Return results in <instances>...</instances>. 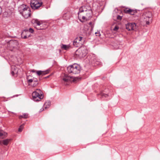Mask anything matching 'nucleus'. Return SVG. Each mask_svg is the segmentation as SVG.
Returning <instances> with one entry per match:
<instances>
[{"label": "nucleus", "mask_w": 160, "mask_h": 160, "mask_svg": "<svg viewBox=\"0 0 160 160\" xmlns=\"http://www.w3.org/2000/svg\"><path fill=\"white\" fill-rule=\"evenodd\" d=\"M88 53V50L86 46L81 47L75 52L74 57L77 59L85 57Z\"/></svg>", "instance_id": "nucleus-1"}, {"label": "nucleus", "mask_w": 160, "mask_h": 160, "mask_svg": "<svg viewBox=\"0 0 160 160\" xmlns=\"http://www.w3.org/2000/svg\"><path fill=\"white\" fill-rule=\"evenodd\" d=\"M68 72V73L77 74L80 72L81 67L80 65L76 63L69 66L67 67Z\"/></svg>", "instance_id": "nucleus-2"}, {"label": "nucleus", "mask_w": 160, "mask_h": 160, "mask_svg": "<svg viewBox=\"0 0 160 160\" xmlns=\"http://www.w3.org/2000/svg\"><path fill=\"white\" fill-rule=\"evenodd\" d=\"M41 91L39 89H37V91L33 92L32 94L33 99L35 101H38L43 99L44 96L41 93Z\"/></svg>", "instance_id": "nucleus-3"}, {"label": "nucleus", "mask_w": 160, "mask_h": 160, "mask_svg": "<svg viewBox=\"0 0 160 160\" xmlns=\"http://www.w3.org/2000/svg\"><path fill=\"white\" fill-rule=\"evenodd\" d=\"M42 0H31L30 5L31 8L34 10L38 9L42 5Z\"/></svg>", "instance_id": "nucleus-4"}, {"label": "nucleus", "mask_w": 160, "mask_h": 160, "mask_svg": "<svg viewBox=\"0 0 160 160\" xmlns=\"http://www.w3.org/2000/svg\"><path fill=\"white\" fill-rule=\"evenodd\" d=\"M152 14L151 12L148 11L144 13L143 17L146 22V24H149L150 21L152 20Z\"/></svg>", "instance_id": "nucleus-5"}, {"label": "nucleus", "mask_w": 160, "mask_h": 160, "mask_svg": "<svg viewBox=\"0 0 160 160\" xmlns=\"http://www.w3.org/2000/svg\"><path fill=\"white\" fill-rule=\"evenodd\" d=\"M87 7L86 6H82L79 9V12H78V18L79 21L82 22H83V21L82 20L81 15H79V13L83 12H85L86 11H87Z\"/></svg>", "instance_id": "nucleus-6"}, {"label": "nucleus", "mask_w": 160, "mask_h": 160, "mask_svg": "<svg viewBox=\"0 0 160 160\" xmlns=\"http://www.w3.org/2000/svg\"><path fill=\"white\" fill-rule=\"evenodd\" d=\"M31 10L30 7H28L27 9L24 12H20V13L25 18H28L30 16Z\"/></svg>", "instance_id": "nucleus-7"}, {"label": "nucleus", "mask_w": 160, "mask_h": 160, "mask_svg": "<svg viewBox=\"0 0 160 160\" xmlns=\"http://www.w3.org/2000/svg\"><path fill=\"white\" fill-rule=\"evenodd\" d=\"M62 79L65 82L72 81L74 82L76 81L75 79L73 78V77L68 76L67 74H65Z\"/></svg>", "instance_id": "nucleus-8"}, {"label": "nucleus", "mask_w": 160, "mask_h": 160, "mask_svg": "<svg viewBox=\"0 0 160 160\" xmlns=\"http://www.w3.org/2000/svg\"><path fill=\"white\" fill-rule=\"evenodd\" d=\"M89 9H87V11H86L85 13L86 15V20L89 19L92 17V12L90 7H88Z\"/></svg>", "instance_id": "nucleus-9"}, {"label": "nucleus", "mask_w": 160, "mask_h": 160, "mask_svg": "<svg viewBox=\"0 0 160 160\" xmlns=\"http://www.w3.org/2000/svg\"><path fill=\"white\" fill-rule=\"evenodd\" d=\"M49 71L50 70L49 69H48L46 71L39 70L37 71L36 73L39 76L41 75L43 76L48 73Z\"/></svg>", "instance_id": "nucleus-10"}, {"label": "nucleus", "mask_w": 160, "mask_h": 160, "mask_svg": "<svg viewBox=\"0 0 160 160\" xmlns=\"http://www.w3.org/2000/svg\"><path fill=\"white\" fill-rule=\"evenodd\" d=\"M19 69L14 66H11V73L12 76H14L15 74H17Z\"/></svg>", "instance_id": "nucleus-11"}, {"label": "nucleus", "mask_w": 160, "mask_h": 160, "mask_svg": "<svg viewBox=\"0 0 160 160\" xmlns=\"http://www.w3.org/2000/svg\"><path fill=\"white\" fill-rule=\"evenodd\" d=\"M90 62H91L92 65L94 66H96L100 64V62L99 61H97L96 59L91 58L90 60Z\"/></svg>", "instance_id": "nucleus-12"}, {"label": "nucleus", "mask_w": 160, "mask_h": 160, "mask_svg": "<svg viewBox=\"0 0 160 160\" xmlns=\"http://www.w3.org/2000/svg\"><path fill=\"white\" fill-rule=\"evenodd\" d=\"M75 39L81 45L83 44L84 41V39L81 36L76 38Z\"/></svg>", "instance_id": "nucleus-13"}, {"label": "nucleus", "mask_w": 160, "mask_h": 160, "mask_svg": "<svg viewBox=\"0 0 160 160\" xmlns=\"http://www.w3.org/2000/svg\"><path fill=\"white\" fill-rule=\"evenodd\" d=\"M28 7H29V6H27L26 4H23L20 7V12H24L27 9Z\"/></svg>", "instance_id": "nucleus-14"}, {"label": "nucleus", "mask_w": 160, "mask_h": 160, "mask_svg": "<svg viewBox=\"0 0 160 160\" xmlns=\"http://www.w3.org/2000/svg\"><path fill=\"white\" fill-rule=\"evenodd\" d=\"M70 48V44L66 45V44H62L61 48L64 50H68Z\"/></svg>", "instance_id": "nucleus-15"}, {"label": "nucleus", "mask_w": 160, "mask_h": 160, "mask_svg": "<svg viewBox=\"0 0 160 160\" xmlns=\"http://www.w3.org/2000/svg\"><path fill=\"white\" fill-rule=\"evenodd\" d=\"M132 23H128L126 24V29L129 31H130L132 29Z\"/></svg>", "instance_id": "nucleus-16"}, {"label": "nucleus", "mask_w": 160, "mask_h": 160, "mask_svg": "<svg viewBox=\"0 0 160 160\" xmlns=\"http://www.w3.org/2000/svg\"><path fill=\"white\" fill-rule=\"evenodd\" d=\"M73 44L74 47H81L82 46L81 45L79 44V43L76 41L75 39H74L73 41Z\"/></svg>", "instance_id": "nucleus-17"}, {"label": "nucleus", "mask_w": 160, "mask_h": 160, "mask_svg": "<svg viewBox=\"0 0 160 160\" xmlns=\"http://www.w3.org/2000/svg\"><path fill=\"white\" fill-rule=\"evenodd\" d=\"M28 114L27 113H23L22 115H20L19 118V119H21L22 118H24L25 119L28 118Z\"/></svg>", "instance_id": "nucleus-18"}, {"label": "nucleus", "mask_w": 160, "mask_h": 160, "mask_svg": "<svg viewBox=\"0 0 160 160\" xmlns=\"http://www.w3.org/2000/svg\"><path fill=\"white\" fill-rule=\"evenodd\" d=\"M32 22L33 23H36L37 25L38 26L40 25L41 24L40 22L38 19H35L32 21Z\"/></svg>", "instance_id": "nucleus-19"}, {"label": "nucleus", "mask_w": 160, "mask_h": 160, "mask_svg": "<svg viewBox=\"0 0 160 160\" xmlns=\"http://www.w3.org/2000/svg\"><path fill=\"white\" fill-rule=\"evenodd\" d=\"M11 141L10 139H7L3 140L2 142L3 144L5 145H7L9 142Z\"/></svg>", "instance_id": "nucleus-20"}, {"label": "nucleus", "mask_w": 160, "mask_h": 160, "mask_svg": "<svg viewBox=\"0 0 160 160\" xmlns=\"http://www.w3.org/2000/svg\"><path fill=\"white\" fill-rule=\"evenodd\" d=\"M131 9L127 8L123 10L124 12L126 13L130 14V12L131 11Z\"/></svg>", "instance_id": "nucleus-21"}, {"label": "nucleus", "mask_w": 160, "mask_h": 160, "mask_svg": "<svg viewBox=\"0 0 160 160\" xmlns=\"http://www.w3.org/2000/svg\"><path fill=\"white\" fill-rule=\"evenodd\" d=\"M44 105L46 106L45 108H48L51 105V102L49 101L45 103Z\"/></svg>", "instance_id": "nucleus-22"}, {"label": "nucleus", "mask_w": 160, "mask_h": 160, "mask_svg": "<svg viewBox=\"0 0 160 160\" xmlns=\"http://www.w3.org/2000/svg\"><path fill=\"white\" fill-rule=\"evenodd\" d=\"M24 125V124H22L20 126L18 129V131L19 132H21L22 131V129H23Z\"/></svg>", "instance_id": "nucleus-23"}, {"label": "nucleus", "mask_w": 160, "mask_h": 160, "mask_svg": "<svg viewBox=\"0 0 160 160\" xmlns=\"http://www.w3.org/2000/svg\"><path fill=\"white\" fill-rule=\"evenodd\" d=\"M131 11H132L130 12L129 14L131 15H134V13L137 12V10L136 9L134 10L131 9Z\"/></svg>", "instance_id": "nucleus-24"}, {"label": "nucleus", "mask_w": 160, "mask_h": 160, "mask_svg": "<svg viewBox=\"0 0 160 160\" xmlns=\"http://www.w3.org/2000/svg\"><path fill=\"white\" fill-rule=\"evenodd\" d=\"M100 95L102 98H107L108 96V94L101 93Z\"/></svg>", "instance_id": "nucleus-25"}, {"label": "nucleus", "mask_w": 160, "mask_h": 160, "mask_svg": "<svg viewBox=\"0 0 160 160\" xmlns=\"http://www.w3.org/2000/svg\"><path fill=\"white\" fill-rule=\"evenodd\" d=\"M116 17H117V18H116L117 20H122V16H120L119 15H117V16Z\"/></svg>", "instance_id": "nucleus-26"}, {"label": "nucleus", "mask_w": 160, "mask_h": 160, "mask_svg": "<svg viewBox=\"0 0 160 160\" xmlns=\"http://www.w3.org/2000/svg\"><path fill=\"white\" fill-rule=\"evenodd\" d=\"M21 37L22 38H24V39H26V38H27V35H24L23 32H22L21 33Z\"/></svg>", "instance_id": "nucleus-27"}, {"label": "nucleus", "mask_w": 160, "mask_h": 160, "mask_svg": "<svg viewBox=\"0 0 160 160\" xmlns=\"http://www.w3.org/2000/svg\"><path fill=\"white\" fill-rule=\"evenodd\" d=\"M89 24L91 27V30L92 31L93 30V26L92 25V22H89Z\"/></svg>", "instance_id": "nucleus-28"}, {"label": "nucleus", "mask_w": 160, "mask_h": 160, "mask_svg": "<svg viewBox=\"0 0 160 160\" xmlns=\"http://www.w3.org/2000/svg\"><path fill=\"white\" fill-rule=\"evenodd\" d=\"M33 81L34 82H38V81L37 78H33Z\"/></svg>", "instance_id": "nucleus-29"}, {"label": "nucleus", "mask_w": 160, "mask_h": 160, "mask_svg": "<svg viewBox=\"0 0 160 160\" xmlns=\"http://www.w3.org/2000/svg\"><path fill=\"white\" fill-rule=\"evenodd\" d=\"M132 23V30H134V27H136V25L135 23Z\"/></svg>", "instance_id": "nucleus-30"}, {"label": "nucleus", "mask_w": 160, "mask_h": 160, "mask_svg": "<svg viewBox=\"0 0 160 160\" xmlns=\"http://www.w3.org/2000/svg\"><path fill=\"white\" fill-rule=\"evenodd\" d=\"M119 29V27L118 26H116L115 27L113 30L114 31H117Z\"/></svg>", "instance_id": "nucleus-31"}, {"label": "nucleus", "mask_w": 160, "mask_h": 160, "mask_svg": "<svg viewBox=\"0 0 160 160\" xmlns=\"http://www.w3.org/2000/svg\"><path fill=\"white\" fill-rule=\"evenodd\" d=\"M38 82H35L32 85V86L33 87H35L37 85H38Z\"/></svg>", "instance_id": "nucleus-32"}, {"label": "nucleus", "mask_w": 160, "mask_h": 160, "mask_svg": "<svg viewBox=\"0 0 160 160\" xmlns=\"http://www.w3.org/2000/svg\"><path fill=\"white\" fill-rule=\"evenodd\" d=\"M29 32L32 33L34 32V30L31 28H30L28 30Z\"/></svg>", "instance_id": "nucleus-33"}, {"label": "nucleus", "mask_w": 160, "mask_h": 160, "mask_svg": "<svg viewBox=\"0 0 160 160\" xmlns=\"http://www.w3.org/2000/svg\"><path fill=\"white\" fill-rule=\"evenodd\" d=\"M33 82V79H30L28 80V83H30Z\"/></svg>", "instance_id": "nucleus-34"}, {"label": "nucleus", "mask_w": 160, "mask_h": 160, "mask_svg": "<svg viewBox=\"0 0 160 160\" xmlns=\"http://www.w3.org/2000/svg\"><path fill=\"white\" fill-rule=\"evenodd\" d=\"M95 34H96V36H100L101 35V34L100 33V32H95Z\"/></svg>", "instance_id": "nucleus-35"}, {"label": "nucleus", "mask_w": 160, "mask_h": 160, "mask_svg": "<svg viewBox=\"0 0 160 160\" xmlns=\"http://www.w3.org/2000/svg\"><path fill=\"white\" fill-rule=\"evenodd\" d=\"M82 19L83 20H83V22H84V20H85L86 19V17H85V16H83L82 17Z\"/></svg>", "instance_id": "nucleus-36"}, {"label": "nucleus", "mask_w": 160, "mask_h": 160, "mask_svg": "<svg viewBox=\"0 0 160 160\" xmlns=\"http://www.w3.org/2000/svg\"><path fill=\"white\" fill-rule=\"evenodd\" d=\"M29 31L27 29H25L22 32H23V33H24V32H28Z\"/></svg>", "instance_id": "nucleus-37"}, {"label": "nucleus", "mask_w": 160, "mask_h": 160, "mask_svg": "<svg viewBox=\"0 0 160 160\" xmlns=\"http://www.w3.org/2000/svg\"><path fill=\"white\" fill-rule=\"evenodd\" d=\"M30 72H33V73L35 72H37V71H36L35 70H34V69H32V70H31L30 71Z\"/></svg>", "instance_id": "nucleus-38"}, {"label": "nucleus", "mask_w": 160, "mask_h": 160, "mask_svg": "<svg viewBox=\"0 0 160 160\" xmlns=\"http://www.w3.org/2000/svg\"><path fill=\"white\" fill-rule=\"evenodd\" d=\"M4 134L2 132H0V137L3 136Z\"/></svg>", "instance_id": "nucleus-39"}, {"label": "nucleus", "mask_w": 160, "mask_h": 160, "mask_svg": "<svg viewBox=\"0 0 160 160\" xmlns=\"http://www.w3.org/2000/svg\"><path fill=\"white\" fill-rule=\"evenodd\" d=\"M2 8L0 6V15L2 13Z\"/></svg>", "instance_id": "nucleus-40"}, {"label": "nucleus", "mask_w": 160, "mask_h": 160, "mask_svg": "<svg viewBox=\"0 0 160 160\" xmlns=\"http://www.w3.org/2000/svg\"><path fill=\"white\" fill-rule=\"evenodd\" d=\"M36 28L37 29H38V30H42V29H43V28Z\"/></svg>", "instance_id": "nucleus-41"}, {"label": "nucleus", "mask_w": 160, "mask_h": 160, "mask_svg": "<svg viewBox=\"0 0 160 160\" xmlns=\"http://www.w3.org/2000/svg\"><path fill=\"white\" fill-rule=\"evenodd\" d=\"M50 76V75L48 76L45 77L44 78H48Z\"/></svg>", "instance_id": "nucleus-42"}, {"label": "nucleus", "mask_w": 160, "mask_h": 160, "mask_svg": "<svg viewBox=\"0 0 160 160\" xmlns=\"http://www.w3.org/2000/svg\"><path fill=\"white\" fill-rule=\"evenodd\" d=\"M42 109H41L40 110V111H39V112H42V111L43 110V108H42Z\"/></svg>", "instance_id": "nucleus-43"}, {"label": "nucleus", "mask_w": 160, "mask_h": 160, "mask_svg": "<svg viewBox=\"0 0 160 160\" xmlns=\"http://www.w3.org/2000/svg\"><path fill=\"white\" fill-rule=\"evenodd\" d=\"M59 51L60 52L61 51V50L60 49H59Z\"/></svg>", "instance_id": "nucleus-44"}, {"label": "nucleus", "mask_w": 160, "mask_h": 160, "mask_svg": "<svg viewBox=\"0 0 160 160\" xmlns=\"http://www.w3.org/2000/svg\"><path fill=\"white\" fill-rule=\"evenodd\" d=\"M39 80H41V79H40V78H39Z\"/></svg>", "instance_id": "nucleus-45"}, {"label": "nucleus", "mask_w": 160, "mask_h": 160, "mask_svg": "<svg viewBox=\"0 0 160 160\" xmlns=\"http://www.w3.org/2000/svg\"><path fill=\"white\" fill-rule=\"evenodd\" d=\"M30 35H29L28 36V37H30Z\"/></svg>", "instance_id": "nucleus-46"}]
</instances>
